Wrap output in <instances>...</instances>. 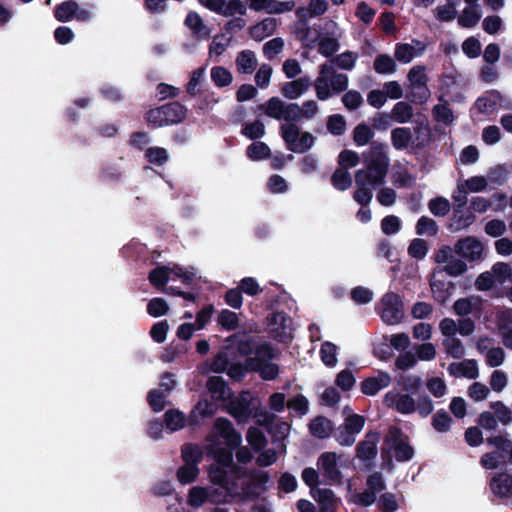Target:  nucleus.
I'll use <instances>...</instances> for the list:
<instances>
[{"label":"nucleus","instance_id":"nucleus-1","mask_svg":"<svg viewBox=\"0 0 512 512\" xmlns=\"http://www.w3.org/2000/svg\"><path fill=\"white\" fill-rule=\"evenodd\" d=\"M211 489L194 486V508L205 502L211 504H240L255 501L266 490L267 482H211Z\"/></svg>","mask_w":512,"mask_h":512},{"label":"nucleus","instance_id":"nucleus-2","mask_svg":"<svg viewBox=\"0 0 512 512\" xmlns=\"http://www.w3.org/2000/svg\"><path fill=\"white\" fill-rule=\"evenodd\" d=\"M349 78L339 73L330 63L319 66V74L314 82L316 96L319 100H327L333 93L339 94L348 87Z\"/></svg>","mask_w":512,"mask_h":512},{"label":"nucleus","instance_id":"nucleus-3","mask_svg":"<svg viewBox=\"0 0 512 512\" xmlns=\"http://www.w3.org/2000/svg\"><path fill=\"white\" fill-rule=\"evenodd\" d=\"M389 157L386 153V146L373 142L365 158L366 168L359 169L356 173H363L364 181L371 186L384 183L389 168Z\"/></svg>","mask_w":512,"mask_h":512},{"label":"nucleus","instance_id":"nucleus-4","mask_svg":"<svg viewBox=\"0 0 512 512\" xmlns=\"http://www.w3.org/2000/svg\"><path fill=\"white\" fill-rule=\"evenodd\" d=\"M149 279L154 286L160 287L166 283H180V285H169L166 289L169 293L181 295L190 299V294L182 288H189L191 278L189 274L177 265L173 267H157L150 272Z\"/></svg>","mask_w":512,"mask_h":512},{"label":"nucleus","instance_id":"nucleus-5","mask_svg":"<svg viewBox=\"0 0 512 512\" xmlns=\"http://www.w3.org/2000/svg\"><path fill=\"white\" fill-rule=\"evenodd\" d=\"M394 451L398 461H407L413 457L414 450L408 442V438L396 427H391L385 436L381 453L384 466L391 470L393 467L391 452Z\"/></svg>","mask_w":512,"mask_h":512},{"label":"nucleus","instance_id":"nucleus-6","mask_svg":"<svg viewBox=\"0 0 512 512\" xmlns=\"http://www.w3.org/2000/svg\"><path fill=\"white\" fill-rule=\"evenodd\" d=\"M281 136L285 141L287 148L295 153H305L315 143L313 134L302 131L295 123H285L280 127Z\"/></svg>","mask_w":512,"mask_h":512},{"label":"nucleus","instance_id":"nucleus-7","mask_svg":"<svg viewBox=\"0 0 512 512\" xmlns=\"http://www.w3.org/2000/svg\"><path fill=\"white\" fill-rule=\"evenodd\" d=\"M455 248L444 245L434 254V261L443 266V270L450 276L457 277L467 270L466 263L455 256Z\"/></svg>","mask_w":512,"mask_h":512},{"label":"nucleus","instance_id":"nucleus-8","mask_svg":"<svg viewBox=\"0 0 512 512\" xmlns=\"http://www.w3.org/2000/svg\"><path fill=\"white\" fill-rule=\"evenodd\" d=\"M381 303L383 307L381 311L382 320L389 325L400 323L404 316L401 298L397 294L389 292L383 296Z\"/></svg>","mask_w":512,"mask_h":512},{"label":"nucleus","instance_id":"nucleus-9","mask_svg":"<svg viewBox=\"0 0 512 512\" xmlns=\"http://www.w3.org/2000/svg\"><path fill=\"white\" fill-rule=\"evenodd\" d=\"M341 457V455L331 451L320 454L317 459V468L321 476L330 480L341 479L343 477Z\"/></svg>","mask_w":512,"mask_h":512},{"label":"nucleus","instance_id":"nucleus-10","mask_svg":"<svg viewBox=\"0 0 512 512\" xmlns=\"http://www.w3.org/2000/svg\"><path fill=\"white\" fill-rule=\"evenodd\" d=\"M254 398L250 392H242L228 404V412L239 422L245 423L252 415Z\"/></svg>","mask_w":512,"mask_h":512},{"label":"nucleus","instance_id":"nucleus-11","mask_svg":"<svg viewBox=\"0 0 512 512\" xmlns=\"http://www.w3.org/2000/svg\"><path fill=\"white\" fill-rule=\"evenodd\" d=\"M212 435L222 438L231 449L239 447L242 442L241 434L234 429L233 424L226 418L216 419Z\"/></svg>","mask_w":512,"mask_h":512},{"label":"nucleus","instance_id":"nucleus-12","mask_svg":"<svg viewBox=\"0 0 512 512\" xmlns=\"http://www.w3.org/2000/svg\"><path fill=\"white\" fill-rule=\"evenodd\" d=\"M216 469L219 475H215L211 480H224L228 477H244L241 469L233 464L232 453L225 449H220L217 454Z\"/></svg>","mask_w":512,"mask_h":512},{"label":"nucleus","instance_id":"nucleus-13","mask_svg":"<svg viewBox=\"0 0 512 512\" xmlns=\"http://www.w3.org/2000/svg\"><path fill=\"white\" fill-rule=\"evenodd\" d=\"M484 246L477 238L468 236L460 239L455 244V252L459 256L469 260L477 261L482 258Z\"/></svg>","mask_w":512,"mask_h":512},{"label":"nucleus","instance_id":"nucleus-14","mask_svg":"<svg viewBox=\"0 0 512 512\" xmlns=\"http://www.w3.org/2000/svg\"><path fill=\"white\" fill-rule=\"evenodd\" d=\"M439 330L444 336L442 345L445 352L455 359L462 358L465 355V346L457 335L454 334V325L449 322L447 329L439 325Z\"/></svg>","mask_w":512,"mask_h":512},{"label":"nucleus","instance_id":"nucleus-15","mask_svg":"<svg viewBox=\"0 0 512 512\" xmlns=\"http://www.w3.org/2000/svg\"><path fill=\"white\" fill-rule=\"evenodd\" d=\"M310 487V494L313 499L321 505L322 510H327L334 504L335 496L332 490L320 488V484H343L344 482H305ZM349 490L353 482H346Z\"/></svg>","mask_w":512,"mask_h":512},{"label":"nucleus","instance_id":"nucleus-16","mask_svg":"<svg viewBox=\"0 0 512 512\" xmlns=\"http://www.w3.org/2000/svg\"><path fill=\"white\" fill-rule=\"evenodd\" d=\"M384 403L402 414L413 413L416 409V401L412 396L394 391L385 394Z\"/></svg>","mask_w":512,"mask_h":512},{"label":"nucleus","instance_id":"nucleus-17","mask_svg":"<svg viewBox=\"0 0 512 512\" xmlns=\"http://www.w3.org/2000/svg\"><path fill=\"white\" fill-rule=\"evenodd\" d=\"M269 329L279 341H286L292 337V320L282 312L274 313L270 320Z\"/></svg>","mask_w":512,"mask_h":512},{"label":"nucleus","instance_id":"nucleus-18","mask_svg":"<svg viewBox=\"0 0 512 512\" xmlns=\"http://www.w3.org/2000/svg\"><path fill=\"white\" fill-rule=\"evenodd\" d=\"M379 442L378 433H368L363 441L358 443L356 447V456L363 462H369L377 455V445ZM370 464L365 463V468H369Z\"/></svg>","mask_w":512,"mask_h":512},{"label":"nucleus","instance_id":"nucleus-19","mask_svg":"<svg viewBox=\"0 0 512 512\" xmlns=\"http://www.w3.org/2000/svg\"><path fill=\"white\" fill-rule=\"evenodd\" d=\"M425 45L419 40H412L411 43H399L395 46L394 57L397 61L407 64L415 57L422 55Z\"/></svg>","mask_w":512,"mask_h":512},{"label":"nucleus","instance_id":"nucleus-20","mask_svg":"<svg viewBox=\"0 0 512 512\" xmlns=\"http://www.w3.org/2000/svg\"><path fill=\"white\" fill-rule=\"evenodd\" d=\"M367 488L363 492L356 490L351 495V500L358 505L368 507L377 499V493L383 491L386 486L385 482H367Z\"/></svg>","mask_w":512,"mask_h":512},{"label":"nucleus","instance_id":"nucleus-21","mask_svg":"<svg viewBox=\"0 0 512 512\" xmlns=\"http://www.w3.org/2000/svg\"><path fill=\"white\" fill-rule=\"evenodd\" d=\"M391 383V378L388 373L380 372L374 377H369L361 383V391L365 395H375L381 389L388 387Z\"/></svg>","mask_w":512,"mask_h":512},{"label":"nucleus","instance_id":"nucleus-22","mask_svg":"<svg viewBox=\"0 0 512 512\" xmlns=\"http://www.w3.org/2000/svg\"><path fill=\"white\" fill-rule=\"evenodd\" d=\"M448 371L454 377H466L469 379H475L479 375L477 362L472 359L453 362L449 365Z\"/></svg>","mask_w":512,"mask_h":512},{"label":"nucleus","instance_id":"nucleus-23","mask_svg":"<svg viewBox=\"0 0 512 512\" xmlns=\"http://www.w3.org/2000/svg\"><path fill=\"white\" fill-rule=\"evenodd\" d=\"M295 34L305 47L312 48L319 40V34L314 31L306 19H298L295 25Z\"/></svg>","mask_w":512,"mask_h":512},{"label":"nucleus","instance_id":"nucleus-24","mask_svg":"<svg viewBox=\"0 0 512 512\" xmlns=\"http://www.w3.org/2000/svg\"><path fill=\"white\" fill-rule=\"evenodd\" d=\"M310 87V79L307 76L287 82L283 85L281 92L283 96L290 100H295L304 94Z\"/></svg>","mask_w":512,"mask_h":512},{"label":"nucleus","instance_id":"nucleus-25","mask_svg":"<svg viewBox=\"0 0 512 512\" xmlns=\"http://www.w3.org/2000/svg\"><path fill=\"white\" fill-rule=\"evenodd\" d=\"M328 9L327 0H309L307 6L297 8L298 19H308L323 15Z\"/></svg>","mask_w":512,"mask_h":512},{"label":"nucleus","instance_id":"nucleus-26","mask_svg":"<svg viewBox=\"0 0 512 512\" xmlns=\"http://www.w3.org/2000/svg\"><path fill=\"white\" fill-rule=\"evenodd\" d=\"M449 322L454 325V334L458 333L463 337L471 336L476 328L475 322L469 317L461 318L458 321L446 317L440 321L439 325L447 329Z\"/></svg>","mask_w":512,"mask_h":512},{"label":"nucleus","instance_id":"nucleus-27","mask_svg":"<svg viewBox=\"0 0 512 512\" xmlns=\"http://www.w3.org/2000/svg\"><path fill=\"white\" fill-rule=\"evenodd\" d=\"M235 64L239 73L252 74L258 65V60L253 51L242 50L238 53Z\"/></svg>","mask_w":512,"mask_h":512},{"label":"nucleus","instance_id":"nucleus-28","mask_svg":"<svg viewBox=\"0 0 512 512\" xmlns=\"http://www.w3.org/2000/svg\"><path fill=\"white\" fill-rule=\"evenodd\" d=\"M364 177L366 176L363 173H355L357 190L354 192L353 198L357 203L367 206L373 198V193L371 188H369L371 185L364 181Z\"/></svg>","mask_w":512,"mask_h":512},{"label":"nucleus","instance_id":"nucleus-29","mask_svg":"<svg viewBox=\"0 0 512 512\" xmlns=\"http://www.w3.org/2000/svg\"><path fill=\"white\" fill-rule=\"evenodd\" d=\"M275 416L272 414H264L263 419L259 420V423L266 425L269 432L278 440L284 439L290 432V425L286 422L274 423Z\"/></svg>","mask_w":512,"mask_h":512},{"label":"nucleus","instance_id":"nucleus-30","mask_svg":"<svg viewBox=\"0 0 512 512\" xmlns=\"http://www.w3.org/2000/svg\"><path fill=\"white\" fill-rule=\"evenodd\" d=\"M334 429L333 423L324 416H318L309 424L311 434L319 439L327 438Z\"/></svg>","mask_w":512,"mask_h":512},{"label":"nucleus","instance_id":"nucleus-31","mask_svg":"<svg viewBox=\"0 0 512 512\" xmlns=\"http://www.w3.org/2000/svg\"><path fill=\"white\" fill-rule=\"evenodd\" d=\"M248 368L250 371H259L265 380H273L279 374V368L274 363H260L257 359H248Z\"/></svg>","mask_w":512,"mask_h":512},{"label":"nucleus","instance_id":"nucleus-32","mask_svg":"<svg viewBox=\"0 0 512 512\" xmlns=\"http://www.w3.org/2000/svg\"><path fill=\"white\" fill-rule=\"evenodd\" d=\"M482 17L480 6H466L458 17V23L465 28L474 27Z\"/></svg>","mask_w":512,"mask_h":512},{"label":"nucleus","instance_id":"nucleus-33","mask_svg":"<svg viewBox=\"0 0 512 512\" xmlns=\"http://www.w3.org/2000/svg\"><path fill=\"white\" fill-rule=\"evenodd\" d=\"M480 303V300L475 297L460 298L454 302L453 311L456 315L464 318L479 309Z\"/></svg>","mask_w":512,"mask_h":512},{"label":"nucleus","instance_id":"nucleus-34","mask_svg":"<svg viewBox=\"0 0 512 512\" xmlns=\"http://www.w3.org/2000/svg\"><path fill=\"white\" fill-rule=\"evenodd\" d=\"M492 494L512 509V482H489Z\"/></svg>","mask_w":512,"mask_h":512},{"label":"nucleus","instance_id":"nucleus-35","mask_svg":"<svg viewBox=\"0 0 512 512\" xmlns=\"http://www.w3.org/2000/svg\"><path fill=\"white\" fill-rule=\"evenodd\" d=\"M164 421L166 428L171 432H175L185 427L187 419L180 410L170 409L165 412Z\"/></svg>","mask_w":512,"mask_h":512},{"label":"nucleus","instance_id":"nucleus-36","mask_svg":"<svg viewBox=\"0 0 512 512\" xmlns=\"http://www.w3.org/2000/svg\"><path fill=\"white\" fill-rule=\"evenodd\" d=\"M207 388L214 399L220 400L230 396V390L220 376L211 377L207 381Z\"/></svg>","mask_w":512,"mask_h":512},{"label":"nucleus","instance_id":"nucleus-37","mask_svg":"<svg viewBox=\"0 0 512 512\" xmlns=\"http://www.w3.org/2000/svg\"><path fill=\"white\" fill-rule=\"evenodd\" d=\"M246 13L247 7L242 0H224L218 14L224 17H236Z\"/></svg>","mask_w":512,"mask_h":512},{"label":"nucleus","instance_id":"nucleus-38","mask_svg":"<svg viewBox=\"0 0 512 512\" xmlns=\"http://www.w3.org/2000/svg\"><path fill=\"white\" fill-rule=\"evenodd\" d=\"M163 108L169 125L181 122L187 115V109L177 102L164 105Z\"/></svg>","mask_w":512,"mask_h":512},{"label":"nucleus","instance_id":"nucleus-39","mask_svg":"<svg viewBox=\"0 0 512 512\" xmlns=\"http://www.w3.org/2000/svg\"><path fill=\"white\" fill-rule=\"evenodd\" d=\"M277 26V21L274 18L264 19L251 29V36L255 40L261 41L265 37L271 35Z\"/></svg>","mask_w":512,"mask_h":512},{"label":"nucleus","instance_id":"nucleus-40","mask_svg":"<svg viewBox=\"0 0 512 512\" xmlns=\"http://www.w3.org/2000/svg\"><path fill=\"white\" fill-rule=\"evenodd\" d=\"M412 106L404 101L397 102L391 110V118L398 123H408L413 118Z\"/></svg>","mask_w":512,"mask_h":512},{"label":"nucleus","instance_id":"nucleus-41","mask_svg":"<svg viewBox=\"0 0 512 512\" xmlns=\"http://www.w3.org/2000/svg\"><path fill=\"white\" fill-rule=\"evenodd\" d=\"M412 139V133L410 129L404 127H398L391 131V141L395 149H405Z\"/></svg>","mask_w":512,"mask_h":512},{"label":"nucleus","instance_id":"nucleus-42","mask_svg":"<svg viewBox=\"0 0 512 512\" xmlns=\"http://www.w3.org/2000/svg\"><path fill=\"white\" fill-rule=\"evenodd\" d=\"M146 160L156 166H162L169 160V153L165 148L153 146L145 150Z\"/></svg>","mask_w":512,"mask_h":512},{"label":"nucleus","instance_id":"nucleus-43","mask_svg":"<svg viewBox=\"0 0 512 512\" xmlns=\"http://www.w3.org/2000/svg\"><path fill=\"white\" fill-rule=\"evenodd\" d=\"M374 69L379 74H393L397 70V65L391 56L381 54L374 60Z\"/></svg>","mask_w":512,"mask_h":512},{"label":"nucleus","instance_id":"nucleus-44","mask_svg":"<svg viewBox=\"0 0 512 512\" xmlns=\"http://www.w3.org/2000/svg\"><path fill=\"white\" fill-rule=\"evenodd\" d=\"M339 37L335 36H323L319 38L318 51L325 57H330L336 53L340 47Z\"/></svg>","mask_w":512,"mask_h":512},{"label":"nucleus","instance_id":"nucleus-45","mask_svg":"<svg viewBox=\"0 0 512 512\" xmlns=\"http://www.w3.org/2000/svg\"><path fill=\"white\" fill-rule=\"evenodd\" d=\"M358 60V54L352 51H346L331 60L330 64H336L343 70H352Z\"/></svg>","mask_w":512,"mask_h":512},{"label":"nucleus","instance_id":"nucleus-46","mask_svg":"<svg viewBox=\"0 0 512 512\" xmlns=\"http://www.w3.org/2000/svg\"><path fill=\"white\" fill-rule=\"evenodd\" d=\"M331 181L334 187L341 191L347 190L352 185L350 173L344 168L336 169L332 175Z\"/></svg>","mask_w":512,"mask_h":512},{"label":"nucleus","instance_id":"nucleus-47","mask_svg":"<svg viewBox=\"0 0 512 512\" xmlns=\"http://www.w3.org/2000/svg\"><path fill=\"white\" fill-rule=\"evenodd\" d=\"M77 11V3L74 1H66L58 5L55 9V17L61 22L70 21Z\"/></svg>","mask_w":512,"mask_h":512},{"label":"nucleus","instance_id":"nucleus-48","mask_svg":"<svg viewBox=\"0 0 512 512\" xmlns=\"http://www.w3.org/2000/svg\"><path fill=\"white\" fill-rule=\"evenodd\" d=\"M418 235L435 236L438 233V225L432 218L422 216L416 224Z\"/></svg>","mask_w":512,"mask_h":512},{"label":"nucleus","instance_id":"nucleus-49","mask_svg":"<svg viewBox=\"0 0 512 512\" xmlns=\"http://www.w3.org/2000/svg\"><path fill=\"white\" fill-rule=\"evenodd\" d=\"M322 362L329 367H334L337 360V346L331 342H324L320 349Z\"/></svg>","mask_w":512,"mask_h":512},{"label":"nucleus","instance_id":"nucleus-50","mask_svg":"<svg viewBox=\"0 0 512 512\" xmlns=\"http://www.w3.org/2000/svg\"><path fill=\"white\" fill-rule=\"evenodd\" d=\"M285 104L286 103L278 97H272L265 104L266 115L271 118L281 120L283 117Z\"/></svg>","mask_w":512,"mask_h":512},{"label":"nucleus","instance_id":"nucleus-51","mask_svg":"<svg viewBox=\"0 0 512 512\" xmlns=\"http://www.w3.org/2000/svg\"><path fill=\"white\" fill-rule=\"evenodd\" d=\"M211 78L218 87H225L232 83L233 76L224 67L216 66L211 70Z\"/></svg>","mask_w":512,"mask_h":512},{"label":"nucleus","instance_id":"nucleus-52","mask_svg":"<svg viewBox=\"0 0 512 512\" xmlns=\"http://www.w3.org/2000/svg\"><path fill=\"white\" fill-rule=\"evenodd\" d=\"M373 136V130L366 124H359L354 128L353 139L358 146L368 144Z\"/></svg>","mask_w":512,"mask_h":512},{"label":"nucleus","instance_id":"nucleus-53","mask_svg":"<svg viewBox=\"0 0 512 512\" xmlns=\"http://www.w3.org/2000/svg\"><path fill=\"white\" fill-rule=\"evenodd\" d=\"M246 439L251 447L256 451L261 450L267 444V440L263 432L255 427L248 429Z\"/></svg>","mask_w":512,"mask_h":512},{"label":"nucleus","instance_id":"nucleus-54","mask_svg":"<svg viewBox=\"0 0 512 512\" xmlns=\"http://www.w3.org/2000/svg\"><path fill=\"white\" fill-rule=\"evenodd\" d=\"M508 175V169L504 165H498L488 171L486 179H488V183L503 185L506 183Z\"/></svg>","mask_w":512,"mask_h":512},{"label":"nucleus","instance_id":"nucleus-55","mask_svg":"<svg viewBox=\"0 0 512 512\" xmlns=\"http://www.w3.org/2000/svg\"><path fill=\"white\" fill-rule=\"evenodd\" d=\"M146 121L152 127H162L169 125L165 116L163 106L149 110L146 113Z\"/></svg>","mask_w":512,"mask_h":512},{"label":"nucleus","instance_id":"nucleus-56","mask_svg":"<svg viewBox=\"0 0 512 512\" xmlns=\"http://www.w3.org/2000/svg\"><path fill=\"white\" fill-rule=\"evenodd\" d=\"M169 306L163 298H153L147 305V312L152 317H161L167 314Z\"/></svg>","mask_w":512,"mask_h":512},{"label":"nucleus","instance_id":"nucleus-57","mask_svg":"<svg viewBox=\"0 0 512 512\" xmlns=\"http://www.w3.org/2000/svg\"><path fill=\"white\" fill-rule=\"evenodd\" d=\"M466 190L470 193L484 191L488 186V179L484 176H473L465 180H460Z\"/></svg>","mask_w":512,"mask_h":512},{"label":"nucleus","instance_id":"nucleus-58","mask_svg":"<svg viewBox=\"0 0 512 512\" xmlns=\"http://www.w3.org/2000/svg\"><path fill=\"white\" fill-rule=\"evenodd\" d=\"M430 212L435 216H445L450 212V202L444 197L432 199L428 204Z\"/></svg>","mask_w":512,"mask_h":512},{"label":"nucleus","instance_id":"nucleus-59","mask_svg":"<svg viewBox=\"0 0 512 512\" xmlns=\"http://www.w3.org/2000/svg\"><path fill=\"white\" fill-rule=\"evenodd\" d=\"M408 88L420 86L427 83V76L423 66L412 67L407 75Z\"/></svg>","mask_w":512,"mask_h":512},{"label":"nucleus","instance_id":"nucleus-60","mask_svg":"<svg viewBox=\"0 0 512 512\" xmlns=\"http://www.w3.org/2000/svg\"><path fill=\"white\" fill-rule=\"evenodd\" d=\"M427 389L435 398H442L447 394V385L440 377H432L427 380Z\"/></svg>","mask_w":512,"mask_h":512},{"label":"nucleus","instance_id":"nucleus-61","mask_svg":"<svg viewBox=\"0 0 512 512\" xmlns=\"http://www.w3.org/2000/svg\"><path fill=\"white\" fill-rule=\"evenodd\" d=\"M167 395L168 394L163 391L157 389L152 390L148 394V402L151 408L156 412L162 411L167 404Z\"/></svg>","mask_w":512,"mask_h":512},{"label":"nucleus","instance_id":"nucleus-62","mask_svg":"<svg viewBox=\"0 0 512 512\" xmlns=\"http://www.w3.org/2000/svg\"><path fill=\"white\" fill-rule=\"evenodd\" d=\"M454 227L455 230L467 228L475 221V216L471 212H463L462 209H455L454 213Z\"/></svg>","mask_w":512,"mask_h":512},{"label":"nucleus","instance_id":"nucleus-63","mask_svg":"<svg viewBox=\"0 0 512 512\" xmlns=\"http://www.w3.org/2000/svg\"><path fill=\"white\" fill-rule=\"evenodd\" d=\"M452 419L444 410H439L432 418V426L438 432H446L450 429Z\"/></svg>","mask_w":512,"mask_h":512},{"label":"nucleus","instance_id":"nucleus-64","mask_svg":"<svg viewBox=\"0 0 512 512\" xmlns=\"http://www.w3.org/2000/svg\"><path fill=\"white\" fill-rule=\"evenodd\" d=\"M496 325L500 332L512 329V308H502L497 311Z\"/></svg>","mask_w":512,"mask_h":512}]
</instances>
